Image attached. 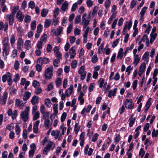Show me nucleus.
<instances>
[{
  "mask_svg": "<svg viewBox=\"0 0 158 158\" xmlns=\"http://www.w3.org/2000/svg\"><path fill=\"white\" fill-rule=\"evenodd\" d=\"M31 19V18L30 16L27 15H26L24 19V21L27 23H28L30 22Z\"/></svg>",
  "mask_w": 158,
  "mask_h": 158,
  "instance_id": "603ef678",
  "label": "nucleus"
},
{
  "mask_svg": "<svg viewBox=\"0 0 158 158\" xmlns=\"http://www.w3.org/2000/svg\"><path fill=\"white\" fill-rule=\"evenodd\" d=\"M37 48L41 49L42 48L43 44L41 41H39L36 45Z\"/></svg>",
  "mask_w": 158,
  "mask_h": 158,
  "instance_id": "0e129e2a",
  "label": "nucleus"
},
{
  "mask_svg": "<svg viewBox=\"0 0 158 158\" xmlns=\"http://www.w3.org/2000/svg\"><path fill=\"white\" fill-rule=\"evenodd\" d=\"M60 134V131L59 130H53L52 131L51 135L54 136L56 139H57L59 137Z\"/></svg>",
  "mask_w": 158,
  "mask_h": 158,
  "instance_id": "b1692460",
  "label": "nucleus"
},
{
  "mask_svg": "<svg viewBox=\"0 0 158 158\" xmlns=\"http://www.w3.org/2000/svg\"><path fill=\"white\" fill-rule=\"evenodd\" d=\"M53 82H52L48 85L47 88H46L47 91H50L53 89Z\"/></svg>",
  "mask_w": 158,
  "mask_h": 158,
  "instance_id": "4d7b16f0",
  "label": "nucleus"
},
{
  "mask_svg": "<svg viewBox=\"0 0 158 158\" xmlns=\"http://www.w3.org/2000/svg\"><path fill=\"white\" fill-rule=\"evenodd\" d=\"M63 30V28L62 27L59 26L56 29V31H55L54 30H52L51 32H52L55 35L58 36L61 34Z\"/></svg>",
  "mask_w": 158,
  "mask_h": 158,
  "instance_id": "f8f14e48",
  "label": "nucleus"
},
{
  "mask_svg": "<svg viewBox=\"0 0 158 158\" xmlns=\"http://www.w3.org/2000/svg\"><path fill=\"white\" fill-rule=\"evenodd\" d=\"M15 129L16 134L19 135L21 131L20 127L18 125H17L15 127Z\"/></svg>",
  "mask_w": 158,
  "mask_h": 158,
  "instance_id": "de8ad7c7",
  "label": "nucleus"
},
{
  "mask_svg": "<svg viewBox=\"0 0 158 158\" xmlns=\"http://www.w3.org/2000/svg\"><path fill=\"white\" fill-rule=\"evenodd\" d=\"M38 63L43 65V64H47L49 62V60L48 58L44 57H40L37 60Z\"/></svg>",
  "mask_w": 158,
  "mask_h": 158,
  "instance_id": "1a4fd4ad",
  "label": "nucleus"
},
{
  "mask_svg": "<svg viewBox=\"0 0 158 158\" xmlns=\"http://www.w3.org/2000/svg\"><path fill=\"white\" fill-rule=\"evenodd\" d=\"M53 69L52 66H50L45 70L44 77L47 79H50L52 78L53 76Z\"/></svg>",
  "mask_w": 158,
  "mask_h": 158,
  "instance_id": "f03ea898",
  "label": "nucleus"
},
{
  "mask_svg": "<svg viewBox=\"0 0 158 158\" xmlns=\"http://www.w3.org/2000/svg\"><path fill=\"white\" fill-rule=\"evenodd\" d=\"M104 83V80L102 78H100L98 80V84L100 88H102L103 87Z\"/></svg>",
  "mask_w": 158,
  "mask_h": 158,
  "instance_id": "ea45409f",
  "label": "nucleus"
},
{
  "mask_svg": "<svg viewBox=\"0 0 158 158\" xmlns=\"http://www.w3.org/2000/svg\"><path fill=\"white\" fill-rule=\"evenodd\" d=\"M95 85V84L94 83H92L90 84L88 89V90L89 92H91L93 91Z\"/></svg>",
  "mask_w": 158,
  "mask_h": 158,
  "instance_id": "13d9d810",
  "label": "nucleus"
},
{
  "mask_svg": "<svg viewBox=\"0 0 158 158\" xmlns=\"http://www.w3.org/2000/svg\"><path fill=\"white\" fill-rule=\"evenodd\" d=\"M45 104L48 107H50L51 106V102L50 99L46 98L45 100Z\"/></svg>",
  "mask_w": 158,
  "mask_h": 158,
  "instance_id": "49530a36",
  "label": "nucleus"
},
{
  "mask_svg": "<svg viewBox=\"0 0 158 158\" xmlns=\"http://www.w3.org/2000/svg\"><path fill=\"white\" fill-rule=\"evenodd\" d=\"M49 111H47L42 114L43 118L44 120L49 119Z\"/></svg>",
  "mask_w": 158,
  "mask_h": 158,
  "instance_id": "72a5a7b5",
  "label": "nucleus"
},
{
  "mask_svg": "<svg viewBox=\"0 0 158 158\" xmlns=\"http://www.w3.org/2000/svg\"><path fill=\"white\" fill-rule=\"evenodd\" d=\"M28 6L29 8L33 9L35 7V4L33 1H30L28 3Z\"/></svg>",
  "mask_w": 158,
  "mask_h": 158,
  "instance_id": "052dcab7",
  "label": "nucleus"
},
{
  "mask_svg": "<svg viewBox=\"0 0 158 158\" xmlns=\"http://www.w3.org/2000/svg\"><path fill=\"white\" fill-rule=\"evenodd\" d=\"M11 74L9 72L6 73L3 75L2 77V80L3 82H5L8 80Z\"/></svg>",
  "mask_w": 158,
  "mask_h": 158,
  "instance_id": "6ab92c4d",
  "label": "nucleus"
},
{
  "mask_svg": "<svg viewBox=\"0 0 158 158\" xmlns=\"http://www.w3.org/2000/svg\"><path fill=\"white\" fill-rule=\"evenodd\" d=\"M42 65L41 64L38 63L37 61H36V64L35 66V68L36 70L38 72H40L42 70Z\"/></svg>",
  "mask_w": 158,
  "mask_h": 158,
  "instance_id": "c756f323",
  "label": "nucleus"
},
{
  "mask_svg": "<svg viewBox=\"0 0 158 158\" xmlns=\"http://www.w3.org/2000/svg\"><path fill=\"white\" fill-rule=\"evenodd\" d=\"M75 48V47L73 46L71 47L69 50V52L70 54V58L71 59L74 58L76 55Z\"/></svg>",
  "mask_w": 158,
  "mask_h": 158,
  "instance_id": "4468645a",
  "label": "nucleus"
},
{
  "mask_svg": "<svg viewBox=\"0 0 158 158\" xmlns=\"http://www.w3.org/2000/svg\"><path fill=\"white\" fill-rule=\"evenodd\" d=\"M23 45V42L22 38H19L16 44L17 48L19 50H22V48Z\"/></svg>",
  "mask_w": 158,
  "mask_h": 158,
  "instance_id": "9d476101",
  "label": "nucleus"
},
{
  "mask_svg": "<svg viewBox=\"0 0 158 158\" xmlns=\"http://www.w3.org/2000/svg\"><path fill=\"white\" fill-rule=\"evenodd\" d=\"M147 7L146 6H144L141 10L140 13V19L139 20L142 19V21L143 20V17L147 9Z\"/></svg>",
  "mask_w": 158,
  "mask_h": 158,
  "instance_id": "2eb2a0df",
  "label": "nucleus"
},
{
  "mask_svg": "<svg viewBox=\"0 0 158 158\" xmlns=\"http://www.w3.org/2000/svg\"><path fill=\"white\" fill-rule=\"evenodd\" d=\"M32 86L35 88H37L39 87L40 84L37 81H34L32 82Z\"/></svg>",
  "mask_w": 158,
  "mask_h": 158,
  "instance_id": "680f3d73",
  "label": "nucleus"
},
{
  "mask_svg": "<svg viewBox=\"0 0 158 158\" xmlns=\"http://www.w3.org/2000/svg\"><path fill=\"white\" fill-rule=\"evenodd\" d=\"M55 83L57 87L60 86L62 83L61 79L59 77L56 78L55 81Z\"/></svg>",
  "mask_w": 158,
  "mask_h": 158,
  "instance_id": "e433bc0d",
  "label": "nucleus"
},
{
  "mask_svg": "<svg viewBox=\"0 0 158 158\" xmlns=\"http://www.w3.org/2000/svg\"><path fill=\"white\" fill-rule=\"evenodd\" d=\"M52 125V123H50L49 119H46L44 120V125L45 127L47 129H48L50 128V126Z\"/></svg>",
  "mask_w": 158,
  "mask_h": 158,
  "instance_id": "393cba45",
  "label": "nucleus"
},
{
  "mask_svg": "<svg viewBox=\"0 0 158 158\" xmlns=\"http://www.w3.org/2000/svg\"><path fill=\"white\" fill-rule=\"evenodd\" d=\"M104 45V44L102 43L99 46L98 50V52L99 53L102 54V53Z\"/></svg>",
  "mask_w": 158,
  "mask_h": 158,
  "instance_id": "864d4df0",
  "label": "nucleus"
},
{
  "mask_svg": "<svg viewBox=\"0 0 158 158\" xmlns=\"http://www.w3.org/2000/svg\"><path fill=\"white\" fill-rule=\"evenodd\" d=\"M69 4L67 1H65L63 4L61 8V11L65 12L68 9Z\"/></svg>",
  "mask_w": 158,
  "mask_h": 158,
  "instance_id": "a211bd4d",
  "label": "nucleus"
},
{
  "mask_svg": "<svg viewBox=\"0 0 158 158\" xmlns=\"http://www.w3.org/2000/svg\"><path fill=\"white\" fill-rule=\"evenodd\" d=\"M31 94L29 92H26L23 96V99L24 101H27L30 97Z\"/></svg>",
  "mask_w": 158,
  "mask_h": 158,
  "instance_id": "cd10ccee",
  "label": "nucleus"
},
{
  "mask_svg": "<svg viewBox=\"0 0 158 158\" xmlns=\"http://www.w3.org/2000/svg\"><path fill=\"white\" fill-rule=\"evenodd\" d=\"M132 24L131 20H130L129 22H127L126 23L122 32L123 35H125L126 33L127 30H129L130 29L132 26Z\"/></svg>",
  "mask_w": 158,
  "mask_h": 158,
  "instance_id": "0eeeda50",
  "label": "nucleus"
},
{
  "mask_svg": "<svg viewBox=\"0 0 158 158\" xmlns=\"http://www.w3.org/2000/svg\"><path fill=\"white\" fill-rule=\"evenodd\" d=\"M17 34L19 36H22L24 35V30L21 27H19L17 30Z\"/></svg>",
  "mask_w": 158,
  "mask_h": 158,
  "instance_id": "412c9836",
  "label": "nucleus"
},
{
  "mask_svg": "<svg viewBox=\"0 0 158 158\" xmlns=\"http://www.w3.org/2000/svg\"><path fill=\"white\" fill-rule=\"evenodd\" d=\"M60 9L59 8L56 7L54 10L53 11V17L55 18H56V16H57L59 12Z\"/></svg>",
  "mask_w": 158,
  "mask_h": 158,
  "instance_id": "c03bdc74",
  "label": "nucleus"
},
{
  "mask_svg": "<svg viewBox=\"0 0 158 158\" xmlns=\"http://www.w3.org/2000/svg\"><path fill=\"white\" fill-rule=\"evenodd\" d=\"M0 6L1 7H0V14L1 13V8H2V10L3 12H5L7 11L8 9L6 5H0Z\"/></svg>",
  "mask_w": 158,
  "mask_h": 158,
  "instance_id": "f704fd0d",
  "label": "nucleus"
},
{
  "mask_svg": "<svg viewBox=\"0 0 158 158\" xmlns=\"http://www.w3.org/2000/svg\"><path fill=\"white\" fill-rule=\"evenodd\" d=\"M48 12V10L47 9L44 8L41 11V15L42 17H45Z\"/></svg>",
  "mask_w": 158,
  "mask_h": 158,
  "instance_id": "bb28decb",
  "label": "nucleus"
},
{
  "mask_svg": "<svg viewBox=\"0 0 158 158\" xmlns=\"http://www.w3.org/2000/svg\"><path fill=\"white\" fill-rule=\"evenodd\" d=\"M2 56L5 60L7 58V56L9 54V50L10 49V44L2 45Z\"/></svg>",
  "mask_w": 158,
  "mask_h": 158,
  "instance_id": "f257e3e1",
  "label": "nucleus"
},
{
  "mask_svg": "<svg viewBox=\"0 0 158 158\" xmlns=\"http://www.w3.org/2000/svg\"><path fill=\"white\" fill-rule=\"evenodd\" d=\"M111 1L110 0H106L105 2V6L106 8H108L110 6Z\"/></svg>",
  "mask_w": 158,
  "mask_h": 158,
  "instance_id": "bf43d9fd",
  "label": "nucleus"
},
{
  "mask_svg": "<svg viewBox=\"0 0 158 158\" xmlns=\"http://www.w3.org/2000/svg\"><path fill=\"white\" fill-rule=\"evenodd\" d=\"M158 135V130H155V129H153V130L152 135V137H156Z\"/></svg>",
  "mask_w": 158,
  "mask_h": 158,
  "instance_id": "774afa93",
  "label": "nucleus"
},
{
  "mask_svg": "<svg viewBox=\"0 0 158 158\" xmlns=\"http://www.w3.org/2000/svg\"><path fill=\"white\" fill-rule=\"evenodd\" d=\"M117 90V88L110 90L108 93V97L109 98H111L112 96L114 97L116 95Z\"/></svg>",
  "mask_w": 158,
  "mask_h": 158,
  "instance_id": "dca6fc26",
  "label": "nucleus"
},
{
  "mask_svg": "<svg viewBox=\"0 0 158 158\" xmlns=\"http://www.w3.org/2000/svg\"><path fill=\"white\" fill-rule=\"evenodd\" d=\"M134 60L133 62V64H134L135 66L139 63L140 60V58L139 57L138 55L134 56Z\"/></svg>",
  "mask_w": 158,
  "mask_h": 158,
  "instance_id": "4be33fe9",
  "label": "nucleus"
},
{
  "mask_svg": "<svg viewBox=\"0 0 158 158\" xmlns=\"http://www.w3.org/2000/svg\"><path fill=\"white\" fill-rule=\"evenodd\" d=\"M40 110L41 114H43L46 111V109L44 106L43 105H41L40 106Z\"/></svg>",
  "mask_w": 158,
  "mask_h": 158,
  "instance_id": "69168bd1",
  "label": "nucleus"
},
{
  "mask_svg": "<svg viewBox=\"0 0 158 158\" xmlns=\"http://www.w3.org/2000/svg\"><path fill=\"white\" fill-rule=\"evenodd\" d=\"M59 59H56L54 60L53 64L55 67H58L60 64V61Z\"/></svg>",
  "mask_w": 158,
  "mask_h": 158,
  "instance_id": "a19ab883",
  "label": "nucleus"
},
{
  "mask_svg": "<svg viewBox=\"0 0 158 158\" xmlns=\"http://www.w3.org/2000/svg\"><path fill=\"white\" fill-rule=\"evenodd\" d=\"M25 48L27 49H29L31 48V42L29 40H26L24 43Z\"/></svg>",
  "mask_w": 158,
  "mask_h": 158,
  "instance_id": "2f4dec72",
  "label": "nucleus"
},
{
  "mask_svg": "<svg viewBox=\"0 0 158 158\" xmlns=\"http://www.w3.org/2000/svg\"><path fill=\"white\" fill-rule=\"evenodd\" d=\"M125 107L130 110H132L134 108V104L132 100L131 99H127L124 102Z\"/></svg>",
  "mask_w": 158,
  "mask_h": 158,
  "instance_id": "20e7f679",
  "label": "nucleus"
},
{
  "mask_svg": "<svg viewBox=\"0 0 158 158\" xmlns=\"http://www.w3.org/2000/svg\"><path fill=\"white\" fill-rule=\"evenodd\" d=\"M36 21L35 20L32 21L31 24V26L32 30H34L36 27Z\"/></svg>",
  "mask_w": 158,
  "mask_h": 158,
  "instance_id": "a18cd8bd",
  "label": "nucleus"
},
{
  "mask_svg": "<svg viewBox=\"0 0 158 158\" xmlns=\"http://www.w3.org/2000/svg\"><path fill=\"white\" fill-rule=\"evenodd\" d=\"M51 24V22L48 19H46L45 20L44 22V27L48 28L49 27Z\"/></svg>",
  "mask_w": 158,
  "mask_h": 158,
  "instance_id": "5fc2aeb1",
  "label": "nucleus"
},
{
  "mask_svg": "<svg viewBox=\"0 0 158 158\" xmlns=\"http://www.w3.org/2000/svg\"><path fill=\"white\" fill-rule=\"evenodd\" d=\"M14 15L11 14L6 15L5 18L8 21L10 25H12L15 20Z\"/></svg>",
  "mask_w": 158,
  "mask_h": 158,
  "instance_id": "423d86ee",
  "label": "nucleus"
},
{
  "mask_svg": "<svg viewBox=\"0 0 158 158\" xmlns=\"http://www.w3.org/2000/svg\"><path fill=\"white\" fill-rule=\"evenodd\" d=\"M67 116V114L65 112H64L62 114L60 118L61 121L63 122L65 120Z\"/></svg>",
  "mask_w": 158,
  "mask_h": 158,
  "instance_id": "338daca9",
  "label": "nucleus"
},
{
  "mask_svg": "<svg viewBox=\"0 0 158 158\" xmlns=\"http://www.w3.org/2000/svg\"><path fill=\"white\" fill-rule=\"evenodd\" d=\"M38 97L36 96H34L31 98V104L34 105L36 104L38 102Z\"/></svg>",
  "mask_w": 158,
  "mask_h": 158,
  "instance_id": "c9c22d12",
  "label": "nucleus"
},
{
  "mask_svg": "<svg viewBox=\"0 0 158 158\" xmlns=\"http://www.w3.org/2000/svg\"><path fill=\"white\" fill-rule=\"evenodd\" d=\"M123 49L122 48H120L119 49V51H118V55L117 56V57L120 60H121L123 57Z\"/></svg>",
  "mask_w": 158,
  "mask_h": 158,
  "instance_id": "473e14b6",
  "label": "nucleus"
},
{
  "mask_svg": "<svg viewBox=\"0 0 158 158\" xmlns=\"http://www.w3.org/2000/svg\"><path fill=\"white\" fill-rule=\"evenodd\" d=\"M58 104H54L53 106V113L55 115H56L58 113Z\"/></svg>",
  "mask_w": 158,
  "mask_h": 158,
  "instance_id": "37998d69",
  "label": "nucleus"
},
{
  "mask_svg": "<svg viewBox=\"0 0 158 158\" xmlns=\"http://www.w3.org/2000/svg\"><path fill=\"white\" fill-rule=\"evenodd\" d=\"M157 35V34L156 33L154 34L151 33L150 35V42L151 44H152L153 43Z\"/></svg>",
  "mask_w": 158,
  "mask_h": 158,
  "instance_id": "a878e982",
  "label": "nucleus"
},
{
  "mask_svg": "<svg viewBox=\"0 0 158 158\" xmlns=\"http://www.w3.org/2000/svg\"><path fill=\"white\" fill-rule=\"evenodd\" d=\"M98 136L99 135L98 133H95L92 137V141L93 142H95L97 140Z\"/></svg>",
  "mask_w": 158,
  "mask_h": 158,
  "instance_id": "6e6d98bb",
  "label": "nucleus"
},
{
  "mask_svg": "<svg viewBox=\"0 0 158 158\" xmlns=\"http://www.w3.org/2000/svg\"><path fill=\"white\" fill-rule=\"evenodd\" d=\"M8 115L9 116H11L12 118L14 120L15 119L18 115V110H15L13 112L11 109H9L8 112Z\"/></svg>",
  "mask_w": 158,
  "mask_h": 158,
  "instance_id": "6e6552de",
  "label": "nucleus"
},
{
  "mask_svg": "<svg viewBox=\"0 0 158 158\" xmlns=\"http://www.w3.org/2000/svg\"><path fill=\"white\" fill-rule=\"evenodd\" d=\"M10 41L11 46H13L15 42V36L14 35L12 34L10 35Z\"/></svg>",
  "mask_w": 158,
  "mask_h": 158,
  "instance_id": "c85d7f7f",
  "label": "nucleus"
},
{
  "mask_svg": "<svg viewBox=\"0 0 158 158\" xmlns=\"http://www.w3.org/2000/svg\"><path fill=\"white\" fill-rule=\"evenodd\" d=\"M24 17V15H23L20 10L16 14V18L19 22H22Z\"/></svg>",
  "mask_w": 158,
  "mask_h": 158,
  "instance_id": "ddd939ff",
  "label": "nucleus"
},
{
  "mask_svg": "<svg viewBox=\"0 0 158 158\" xmlns=\"http://www.w3.org/2000/svg\"><path fill=\"white\" fill-rule=\"evenodd\" d=\"M133 116V115H132L131 117L129 118V126L130 127H131L133 126L135 120V118H132Z\"/></svg>",
  "mask_w": 158,
  "mask_h": 158,
  "instance_id": "7c9ffc66",
  "label": "nucleus"
},
{
  "mask_svg": "<svg viewBox=\"0 0 158 158\" xmlns=\"http://www.w3.org/2000/svg\"><path fill=\"white\" fill-rule=\"evenodd\" d=\"M80 126H79L77 123H76L74 126V131L75 133L77 134L78 133V131L80 129Z\"/></svg>",
  "mask_w": 158,
  "mask_h": 158,
  "instance_id": "09e8293b",
  "label": "nucleus"
},
{
  "mask_svg": "<svg viewBox=\"0 0 158 158\" xmlns=\"http://www.w3.org/2000/svg\"><path fill=\"white\" fill-rule=\"evenodd\" d=\"M85 67L84 66H81L80 68L78 71L79 74H82L84 73H86V71H85Z\"/></svg>",
  "mask_w": 158,
  "mask_h": 158,
  "instance_id": "3c124183",
  "label": "nucleus"
},
{
  "mask_svg": "<svg viewBox=\"0 0 158 158\" xmlns=\"http://www.w3.org/2000/svg\"><path fill=\"white\" fill-rule=\"evenodd\" d=\"M18 51L16 49L13 50L11 53V57L13 59L17 57Z\"/></svg>",
  "mask_w": 158,
  "mask_h": 158,
  "instance_id": "79ce46f5",
  "label": "nucleus"
},
{
  "mask_svg": "<svg viewBox=\"0 0 158 158\" xmlns=\"http://www.w3.org/2000/svg\"><path fill=\"white\" fill-rule=\"evenodd\" d=\"M77 65V61L75 60L72 61L71 64V67L72 69H74L76 68Z\"/></svg>",
  "mask_w": 158,
  "mask_h": 158,
  "instance_id": "8fccbe9b",
  "label": "nucleus"
},
{
  "mask_svg": "<svg viewBox=\"0 0 158 158\" xmlns=\"http://www.w3.org/2000/svg\"><path fill=\"white\" fill-rule=\"evenodd\" d=\"M119 40V39H116L113 43L112 46L113 48L115 47L118 44Z\"/></svg>",
  "mask_w": 158,
  "mask_h": 158,
  "instance_id": "e2e57ef3",
  "label": "nucleus"
},
{
  "mask_svg": "<svg viewBox=\"0 0 158 158\" xmlns=\"http://www.w3.org/2000/svg\"><path fill=\"white\" fill-rule=\"evenodd\" d=\"M46 147L50 150H52L55 148V145L52 141H50L47 143Z\"/></svg>",
  "mask_w": 158,
  "mask_h": 158,
  "instance_id": "5701e85b",
  "label": "nucleus"
},
{
  "mask_svg": "<svg viewBox=\"0 0 158 158\" xmlns=\"http://www.w3.org/2000/svg\"><path fill=\"white\" fill-rule=\"evenodd\" d=\"M9 37L7 36L4 37L2 40V45L9 44Z\"/></svg>",
  "mask_w": 158,
  "mask_h": 158,
  "instance_id": "58836bf2",
  "label": "nucleus"
},
{
  "mask_svg": "<svg viewBox=\"0 0 158 158\" xmlns=\"http://www.w3.org/2000/svg\"><path fill=\"white\" fill-rule=\"evenodd\" d=\"M33 120H35L37 119L40 117V113L39 111H37L33 114Z\"/></svg>",
  "mask_w": 158,
  "mask_h": 158,
  "instance_id": "4c0bfd02",
  "label": "nucleus"
},
{
  "mask_svg": "<svg viewBox=\"0 0 158 158\" xmlns=\"http://www.w3.org/2000/svg\"><path fill=\"white\" fill-rule=\"evenodd\" d=\"M8 96V93L6 92H4L2 97V104L4 105L6 103Z\"/></svg>",
  "mask_w": 158,
  "mask_h": 158,
  "instance_id": "aec40b11",
  "label": "nucleus"
},
{
  "mask_svg": "<svg viewBox=\"0 0 158 158\" xmlns=\"http://www.w3.org/2000/svg\"><path fill=\"white\" fill-rule=\"evenodd\" d=\"M89 18L87 16L86 13L84 14L82 17V21L84 23L83 27L86 28L89 24L90 20Z\"/></svg>",
  "mask_w": 158,
  "mask_h": 158,
  "instance_id": "39448f33",
  "label": "nucleus"
},
{
  "mask_svg": "<svg viewBox=\"0 0 158 158\" xmlns=\"http://www.w3.org/2000/svg\"><path fill=\"white\" fill-rule=\"evenodd\" d=\"M30 108L29 107H26L25 110L21 113L20 116L24 122H27L28 119V114Z\"/></svg>",
  "mask_w": 158,
  "mask_h": 158,
  "instance_id": "7ed1b4c3",
  "label": "nucleus"
},
{
  "mask_svg": "<svg viewBox=\"0 0 158 158\" xmlns=\"http://www.w3.org/2000/svg\"><path fill=\"white\" fill-rule=\"evenodd\" d=\"M73 86L71 85L69 88L67 89L65 91V94L67 97H68L72 94L73 93Z\"/></svg>",
  "mask_w": 158,
  "mask_h": 158,
  "instance_id": "f3484780",
  "label": "nucleus"
},
{
  "mask_svg": "<svg viewBox=\"0 0 158 158\" xmlns=\"http://www.w3.org/2000/svg\"><path fill=\"white\" fill-rule=\"evenodd\" d=\"M146 68V65L145 63H143L140 66L138 72V74L139 77H141L142 74L144 72Z\"/></svg>",
  "mask_w": 158,
  "mask_h": 158,
  "instance_id": "9b49d317",
  "label": "nucleus"
}]
</instances>
